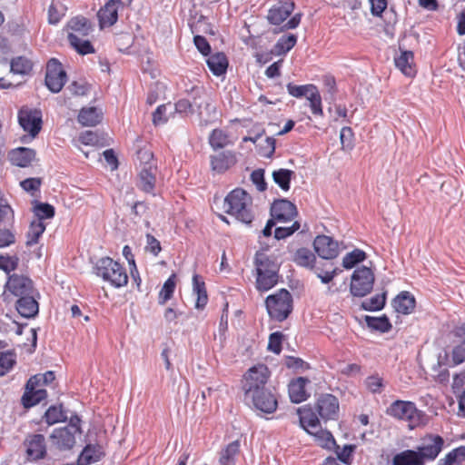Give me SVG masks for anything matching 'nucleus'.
<instances>
[{
	"label": "nucleus",
	"mask_w": 465,
	"mask_h": 465,
	"mask_svg": "<svg viewBox=\"0 0 465 465\" xmlns=\"http://www.w3.org/2000/svg\"><path fill=\"white\" fill-rule=\"evenodd\" d=\"M45 420L48 425H53L57 422L65 421L67 416L64 412L62 406H51L45 413Z\"/></svg>",
	"instance_id": "49"
},
{
	"label": "nucleus",
	"mask_w": 465,
	"mask_h": 465,
	"mask_svg": "<svg viewBox=\"0 0 465 465\" xmlns=\"http://www.w3.org/2000/svg\"><path fill=\"white\" fill-rule=\"evenodd\" d=\"M309 434L314 437L315 441L322 448L331 449L335 445V440L332 434L325 430H322L321 426L316 430H310Z\"/></svg>",
	"instance_id": "41"
},
{
	"label": "nucleus",
	"mask_w": 465,
	"mask_h": 465,
	"mask_svg": "<svg viewBox=\"0 0 465 465\" xmlns=\"http://www.w3.org/2000/svg\"><path fill=\"white\" fill-rule=\"evenodd\" d=\"M293 9V2H280L269 10L267 18L271 24L278 25L291 15Z\"/></svg>",
	"instance_id": "20"
},
{
	"label": "nucleus",
	"mask_w": 465,
	"mask_h": 465,
	"mask_svg": "<svg viewBox=\"0 0 465 465\" xmlns=\"http://www.w3.org/2000/svg\"><path fill=\"white\" fill-rule=\"evenodd\" d=\"M315 255L308 248L298 249L293 255V262L302 267L315 269Z\"/></svg>",
	"instance_id": "36"
},
{
	"label": "nucleus",
	"mask_w": 465,
	"mask_h": 465,
	"mask_svg": "<svg viewBox=\"0 0 465 465\" xmlns=\"http://www.w3.org/2000/svg\"><path fill=\"white\" fill-rule=\"evenodd\" d=\"M78 433L71 431L70 429H55L51 434L53 443L60 450H70L75 444V436Z\"/></svg>",
	"instance_id": "21"
},
{
	"label": "nucleus",
	"mask_w": 465,
	"mask_h": 465,
	"mask_svg": "<svg viewBox=\"0 0 465 465\" xmlns=\"http://www.w3.org/2000/svg\"><path fill=\"white\" fill-rule=\"evenodd\" d=\"M67 80L65 71L62 67V64L52 58L46 65L45 85L53 93H59L64 87Z\"/></svg>",
	"instance_id": "10"
},
{
	"label": "nucleus",
	"mask_w": 465,
	"mask_h": 465,
	"mask_svg": "<svg viewBox=\"0 0 465 465\" xmlns=\"http://www.w3.org/2000/svg\"><path fill=\"white\" fill-rule=\"evenodd\" d=\"M365 322L369 328L381 332H387L391 329V324L385 315L381 317L367 315L365 316Z\"/></svg>",
	"instance_id": "47"
},
{
	"label": "nucleus",
	"mask_w": 465,
	"mask_h": 465,
	"mask_svg": "<svg viewBox=\"0 0 465 465\" xmlns=\"http://www.w3.org/2000/svg\"><path fill=\"white\" fill-rule=\"evenodd\" d=\"M240 450V444L238 440L232 441L221 451L219 459L220 465H235L236 456Z\"/></svg>",
	"instance_id": "38"
},
{
	"label": "nucleus",
	"mask_w": 465,
	"mask_h": 465,
	"mask_svg": "<svg viewBox=\"0 0 465 465\" xmlns=\"http://www.w3.org/2000/svg\"><path fill=\"white\" fill-rule=\"evenodd\" d=\"M386 302V292L376 294L375 296L364 300L361 304V308L364 311L368 312H375V311H381L383 309Z\"/></svg>",
	"instance_id": "46"
},
{
	"label": "nucleus",
	"mask_w": 465,
	"mask_h": 465,
	"mask_svg": "<svg viewBox=\"0 0 465 465\" xmlns=\"http://www.w3.org/2000/svg\"><path fill=\"white\" fill-rule=\"evenodd\" d=\"M26 446L27 460L35 461L44 459L46 454L45 437L42 434H33L25 440Z\"/></svg>",
	"instance_id": "18"
},
{
	"label": "nucleus",
	"mask_w": 465,
	"mask_h": 465,
	"mask_svg": "<svg viewBox=\"0 0 465 465\" xmlns=\"http://www.w3.org/2000/svg\"><path fill=\"white\" fill-rule=\"evenodd\" d=\"M386 413L397 420L407 421L411 429L424 423L425 414L412 401L397 400L387 408Z\"/></svg>",
	"instance_id": "4"
},
{
	"label": "nucleus",
	"mask_w": 465,
	"mask_h": 465,
	"mask_svg": "<svg viewBox=\"0 0 465 465\" xmlns=\"http://www.w3.org/2000/svg\"><path fill=\"white\" fill-rule=\"evenodd\" d=\"M122 0H109L97 13L101 29L114 25L118 20V11L124 8Z\"/></svg>",
	"instance_id": "14"
},
{
	"label": "nucleus",
	"mask_w": 465,
	"mask_h": 465,
	"mask_svg": "<svg viewBox=\"0 0 465 465\" xmlns=\"http://www.w3.org/2000/svg\"><path fill=\"white\" fill-rule=\"evenodd\" d=\"M67 90L72 95L84 96L88 94L91 85L84 80L74 81L68 85Z\"/></svg>",
	"instance_id": "55"
},
{
	"label": "nucleus",
	"mask_w": 465,
	"mask_h": 465,
	"mask_svg": "<svg viewBox=\"0 0 465 465\" xmlns=\"http://www.w3.org/2000/svg\"><path fill=\"white\" fill-rule=\"evenodd\" d=\"M282 333L280 331L273 332L269 337L268 350L279 354L282 351Z\"/></svg>",
	"instance_id": "61"
},
{
	"label": "nucleus",
	"mask_w": 465,
	"mask_h": 465,
	"mask_svg": "<svg viewBox=\"0 0 465 465\" xmlns=\"http://www.w3.org/2000/svg\"><path fill=\"white\" fill-rule=\"evenodd\" d=\"M175 289V275H171L163 283L160 292H159V303L163 305L169 301Z\"/></svg>",
	"instance_id": "50"
},
{
	"label": "nucleus",
	"mask_w": 465,
	"mask_h": 465,
	"mask_svg": "<svg viewBox=\"0 0 465 465\" xmlns=\"http://www.w3.org/2000/svg\"><path fill=\"white\" fill-rule=\"evenodd\" d=\"M297 411L300 418V424L308 433L310 430H313L320 427L319 418L311 407L299 408Z\"/></svg>",
	"instance_id": "27"
},
{
	"label": "nucleus",
	"mask_w": 465,
	"mask_h": 465,
	"mask_svg": "<svg viewBox=\"0 0 465 465\" xmlns=\"http://www.w3.org/2000/svg\"><path fill=\"white\" fill-rule=\"evenodd\" d=\"M47 396V392L44 389L29 390L25 388V391L22 397L23 404L25 408H29L38 404L41 401L45 400Z\"/></svg>",
	"instance_id": "37"
},
{
	"label": "nucleus",
	"mask_w": 465,
	"mask_h": 465,
	"mask_svg": "<svg viewBox=\"0 0 465 465\" xmlns=\"http://www.w3.org/2000/svg\"><path fill=\"white\" fill-rule=\"evenodd\" d=\"M16 310L18 313L25 318H33L38 313V302L35 300L33 294H27L16 302Z\"/></svg>",
	"instance_id": "26"
},
{
	"label": "nucleus",
	"mask_w": 465,
	"mask_h": 465,
	"mask_svg": "<svg viewBox=\"0 0 465 465\" xmlns=\"http://www.w3.org/2000/svg\"><path fill=\"white\" fill-rule=\"evenodd\" d=\"M34 213L38 218L36 221H42L54 217V208L49 203H38L34 207Z\"/></svg>",
	"instance_id": "56"
},
{
	"label": "nucleus",
	"mask_w": 465,
	"mask_h": 465,
	"mask_svg": "<svg viewBox=\"0 0 465 465\" xmlns=\"http://www.w3.org/2000/svg\"><path fill=\"white\" fill-rule=\"evenodd\" d=\"M251 399L254 407L265 413H272L277 408V400L268 390L261 391L246 396Z\"/></svg>",
	"instance_id": "19"
},
{
	"label": "nucleus",
	"mask_w": 465,
	"mask_h": 465,
	"mask_svg": "<svg viewBox=\"0 0 465 465\" xmlns=\"http://www.w3.org/2000/svg\"><path fill=\"white\" fill-rule=\"evenodd\" d=\"M45 230V225L43 221H34L31 223L29 230L26 234V245L32 246L38 242L39 238L42 236Z\"/></svg>",
	"instance_id": "43"
},
{
	"label": "nucleus",
	"mask_w": 465,
	"mask_h": 465,
	"mask_svg": "<svg viewBox=\"0 0 465 465\" xmlns=\"http://www.w3.org/2000/svg\"><path fill=\"white\" fill-rule=\"evenodd\" d=\"M139 154L146 163L139 173L137 186L145 193H153L156 182V166L149 162L153 159V153L149 151H141Z\"/></svg>",
	"instance_id": "9"
},
{
	"label": "nucleus",
	"mask_w": 465,
	"mask_h": 465,
	"mask_svg": "<svg viewBox=\"0 0 465 465\" xmlns=\"http://www.w3.org/2000/svg\"><path fill=\"white\" fill-rule=\"evenodd\" d=\"M309 106L314 115H322V97L317 87L307 97Z\"/></svg>",
	"instance_id": "54"
},
{
	"label": "nucleus",
	"mask_w": 465,
	"mask_h": 465,
	"mask_svg": "<svg viewBox=\"0 0 465 465\" xmlns=\"http://www.w3.org/2000/svg\"><path fill=\"white\" fill-rule=\"evenodd\" d=\"M366 258V253L360 250L355 249L351 252H348L342 259V266L345 269H351L357 263L362 262Z\"/></svg>",
	"instance_id": "51"
},
{
	"label": "nucleus",
	"mask_w": 465,
	"mask_h": 465,
	"mask_svg": "<svg viewBox=\"0 0 465 465\" xmlns=\"http://www.w3.org/2000/svg\"><path fill=\"white\" fill-rule=\"evenodd\" d=\"M145 250L154 256L158 255L162 250L160 242L152 234H146V246Z\"/></svg>",
	"instance_id": "64"
},
{
	"label": "nucleus",
	"mask_w": 465,
	"mask_h": 465,
	"mask_svg": "<svg viewBox=\"0 0 465 465\" xmlns=\"http://www.w3.org/2000/svg\"><path fill=\"white\" fill-rule=\"evenodd\" d=\"M297 42L295 35H282L279 38L273 47V53L277 55H282L288 53Z\"/></svg>",
	"instance_id": "42"
},
{
	"label": "nucleus",
	"mask_w": 465,
	"mask_h": 465,
	"mask_svg": "<svg viewBox=\"0 0 465 465\" xmlns=\"http://www.w3.org/2000/svg\"><path fill=\"white\" fill-rule=\"evenodd\" d=\"M296 206L286 199H280L273 202L271 207V216L278 223H288L297 215Z\"/></svg>",
	"instance_id": "16"
},
{
	"label": "nucleus",
	"mask_w": 465,
	"mask_h": 465,
	"mask_svg": "<svg viewBox=\"0 0 465 465\" xmlns=\"http://www.w3.org/2000/svg\"><path fill=\"white\" fill-rule=\"evenodd\" d=\"M15 242V233L12 228H0V248L8 247Z\"/></svg>",
	"instance_id": "60"
},
{
	"label": "nucleus",
	"mask_w": 465,
	"mask_h": 465,
	"mask_svg": "<svg viewBox=\"0 0 465 465\" xmlns=\"http://www.w3.org/2000/svg\"><path fill=\"white\" fill-rule=\"evenodd\" d=\"M193 292L196 295L195 308L203 309L208 302L205 283L198 274L193 277Z\"/></svg>",
	"instance_id": "34"
},
{
	"label": "nucleus",
	"mask_w": 465,
	"mask_h": 465,
	"mask_svg": "<svg viewBox=\"0 0 465 465\" xmlns=\"http://www.w3.org/2000/svg\"><path fill=\"white\" fill-rule=\"evenodd\" d=\"M292 296L286 289H281L265 300L269 316L278 322L286 320L292 312Z\"/></svg>",
	"instance_id": "5"
},
{
	"label": "nucleus",
	"mask_w": 465,
	"mask_h": 465,
	"mask_svg": "<svg viewBox=\"0 0 465 465\" xmlns=\"http://www.w3.org/2000/svg\"><path fill=\"white\" fill-rule=\"evenodd\" d=\"M310 382L309 379L299 377L289 384V396L293 403H301L307 400L309 393L306 391L305 386Z\"/></svg>",
	"instance_id": "25"
},
{
	"label": "nucleus",
	"mask_w": 465,
	"mask_h": 465,
	"mask_svg": "<svg viewBox=\"0 0 465 465\" xmlns=\"http://www.w3.org/2000/svg\"><path fill=\"white\" fill-rule=\"evenodd\" d=\"M294 172L289 169L281 168L272 173V179L274 183L283 191L290 190V183Z\"/></svg>",
	"instance_id": "40"
},
{
	"label": "nucleus",
	"mask_w": 465,
	"mask_h": 465,
	"mask_svg": "<svg viewBox=\"0 0 465 465\" xmlns=\"http://www.w3.org/2000/svg\"><path fill=\"white\" fill-rule=\"evenodd\" d=\"M315 87L314 84L295 85L289 83L287 84V91L293 97L300 98L305 96L307 98L309 94L314 91Z\"/></svg>",
	"instance_id": "53"
},
{
	"label": "nucleus",
	"mask_w": 465,
	"mask_h": 465,
	"mask_svg": "<svg viewBox=\"0 0 465 465\" xmlns=\"http://www.w3.org/2000/svg\"><path fill=\"white\" fill-rule=\"evenodd\" d=\"M18 262L19 259L16 256L0 255V269L9 276L10 272L17 268Z\"/></svg>",
	"instance_id": "58"
},
{
	"label": "nucleus",
	"mask_w": 465,
	"mask_h": 465,
	"mask_svg": "<svg viewBox=\"0 0 465 465\" xmlns=\"http://www.w3.org/2000/svg\"><path fill=\"white\" fill-rule=\"evenodd\" d=\"M97 276L110 282L113 286L120 288L128 282V275L125 269L110 257H104L97 261L94 267Z\"/></svg>",
	"instance_id": "6"
},
{
	"label": "nucleus",
	"mask_w": 465,
	"mask_h": 465,
	"mask_svg": "<svg viewBox=\"0 0 465 465\" xmlns=\"http://www.w3.org/2000/svg\"><path fill=\"white\" fill-rule=\"evenodd\" d=\"M103 119V113L97 107H84L78 114L77 120L84 126H94Z\"/></svg>",
	"instance_id": "28"
},
{
	"label": "nucleus",
	"mask_w": 465,
	"mask_h": 465,
	"mask_svg": "<svg viewBox=\"0 0 465 465\" xmlns=\"http://www.w3.org/2000/svg\"><path fill=\"white\" fill-rule=\"evenodd\" d=\"M375 276L371 269L366 266L357 268L352 275L350 285V292L355 297H364L372 289Z\"/></svg>",
	"instance_id": "7"
},
{
	"label": "nucleus",
	"mask_w": 465,
	"mask_h": 465,
	"mask_svg": "<svg viewBox=\"0 0 465 465\" xmlns=\"http://www.w3.org/2000/svg\"><path fill=\"white\" fill-rule=\"evenodd\" d=\"M392 303L398 312L410 314L415 307V299L410 292H402L394 298Z\"/></svg>",
	"instance_id": "31"
},
{
	"label": "nucleus",
	"mask_w": 465,
	"mask_h": 465,
	"mask_svg": "<svg viewBox=\"0 0 465 465\" xmlns=\"http://www.w3.org/2000/svg\"><path fill=\"white\" fill-rule=\"evenodd\" d=\"M315 407L319 416L324 420H334L339 417V400L332 394H321L317 399Z\"/></svg>",
	"instance_id": "12"
},
{
	"label": "nucleus",
	"mask_w": 465,
	"mask_h": 465,
	"mask_svg": "<svg viewBox=\"0 0 465 465\" xmlns=\"http://www.w3.org/2000/svg\"><path fill=\"white\" fill-rule=\"evenodd\" d=\"M207 65L210 71L216 76H221L226 73L228 60L223 53H216L207 59Z\"/></svg>",
	"instance_id": "33"
},
{
	"label": "nucleus",
	"mask_w": 465,
	"mask_h": 465,
	"mask_svg": "<svg viewBox=\"0 0 465 465\" xmlns=\"http://www.w3.org/2000/svg\"><path fill=\"white\" fill-rule=\"evenodd\" d=\"M5 223L11 226L14 223V212L12 208L2 201H0V223Z\"/></svg>",
	"instance_id": "62"
},
{
	"label": "nucleus",
	"mask_w": 465,
	"mask_h": 465,
	"mask_svg": "<svg viewBox=\"0 0 465 465\" xmlns=\"http://www.w3.org/2000/svg\"><path fill=\"white\" fill-rule=\"evenodd\" d=\"M209 143L213 150L222 149L230 143L229 136L224 131L214 129L209 136Z\"/></svg>",
	"instance_id": "48"
},
{
	"label": "nucleus",
	"mask_w": 465,
	"mask_h": 465,
	"mask_svg": "<svg viewBox=\"0 0 465 465\" xmlns=\"http://www.w3.org/2000/svg\"><path fill=\"white\" fill-rule=\"evenodd\" d=\"M104 448L99 444H87L77 459V465H89L104 457Z\"/></svg>",
	"instance_id": "24"
},
{
	"label": "nucleus",
	"mask_w": 465,
	"mask_h": 465,
	"mask_svg": "<svg viewBox=\"0 0 465 465\" xmlns=\"http://www.w3.org/2000/svg\"><path fill=\"white\" fill-rule=\"evenodd\" d=\"M15 363V354L11 351L0 353V377L5 375Z\"/></svg>",
	"instance_id": "52"
},
{
	"label": "nucleus",
	"mask_w": 465,
	"mask_h": 465,
	"mask_svg": "<svg viewBox=\"0 0 465 465\" xmlns=\"http://www.w3.org/2000/svg\"><path fill=\"white\" fill-rule=\"evenodd\" d=\"M252 182L256 185L260 192L266 190V183L264 180V170L257 169L254 170L251 174Z\"/></svg>",
	"instance_id": "63"
},
{
	"label": "nucleus",
	"mask_w": 465,
	"mask_h": 465,
	"mask_svg": "<svg viewBox=\"0 0 465 465\" xmlns=\"http://www.w3.org/2000/svg\"><path fill=\"white\" fill-rule=\"evenodd\" d=\"M253 262L256 270L257 290L267 292L273 288L279 280L280 266L277 259L267 255L263 251H258Z\"/></svg>",
	"instance_id": "1"
},
{
	"label": "nucleus",
	"mask_w": 465,
	"mask_h": 465,
	"mask_svg": "<svg viewBox=\"0 0 465 465\" xmlns=\"http://www.w3.org/2000/svg\"><path fill=\"white\" fill-rule=\"evenodd\" d=\"M5 288L17 297L34 293V283L32 280L23 274L13 273L9 275Z\"/></svg>",
	"instance_id": "15"
},
{
	"label": "nucleus",
	"mask_w": 465,
	"mask_h": 465,
	"mask_svg": "<svg viewBox=\"0 0 465 465\" xmlns=\"http://www.w3.org/2000/svg\"><path fill=\"white\" fill-rule=\"evenodd\" d=\"M300 223L295 221L291 226H279L274 231V237L277 240L285 239L300 229Z\"/></svg>",
	"instance_id": "59"
},
{
	"label": "nucleus",
	"mask_w": 465,
	"mask_h": 465,
	"mask_svg": "<svg viewBox=\"0 0 465 465\" xmlns=\"http://www.w3.org/2000/svg\"><path fill=\"white\" fill-rule=\"evenodd\" d=\"M465 460V446H460L445 455L439 465H460Z\"/></svg>",
	"instance_id": "45"
},
{
	"label": "nucleus",
	"mask_w": 465,
	"mask_h": 465,
	"mask_svg": "<svg viewBox=\"0 0 465 465\" xmlns=\"http://www.w3.org/2000/svg\"><path fill=\"white\" fill-rule=\"evenodd\" d=\"M11 72L15 74L26 75L33 69V63L25 56H17L11 60Z\"/></svg>",
	"instance_id": "39"
},
{
	"label": "nucleus",
	"mask_w": 465,
	"mask_h": 465,
	"mask_svg": "<svg viewBox=\"0 0 465 465\" xmlns=\"http://www.w3.org/2000/svg\"><path fill=\"white\" fill-rule=\"evenodd\" d=\"M270 376L269 369L264 364H258L249 369L244 375L243 390L245 396L267 390L265 384Z\"/></svg>",
	"instance_id": "8"
},
{
	"label": "nucleus",
	"mask_w": 465,
	"mask_h": 465,
	"mask_svg": "<svg viewBox=\"0 0 465 465\" xmlns=\"http://www.w3.org/2000/svg\"><path fill=\"white\" fill-rule=\"evenodd\" d=\"M444 446V440L440 435L427 434L421 438L420 444L416 448L417 452L426 463L436 460Z\"/></svg>",
	"instance_id": "11"
},
{
	"label": "nucleus",
	"mask_w": 465,
	"mask_h": 465,
	"mask_svg": "<svg viewBox=\"0 0 465 465\" xmlns=\"http://www.w3.org/2000/svg\"><path fill=\"white\" fill-rule=\"evenodd\" d=\"M54 372L52 371H48L45 373L35 374L28 380L26 383V389L33 390L35 389V387L42 385H49L54 381Z\"/></svg>",
	"instance_id": "44"
},
{
	"label": "nucleus",
	"mask_w": 465,
	"mask_h": 465,
	"mask_svg": "<svg viewBox=\"0 0 465 465\" xmlns=\"http://www.w3.org/2000/svg\"><path fill=\"white\" fill-rule=\"evenodd\" d=\"M35 158V152L31 148L18 147L8 153V159L13 165L27 167Z\"/></svg>",
	"instance_id": "22"
},
{
	"label": "nucleus",
	"mask_w": 465,
	"mask_h": 465,
	"mask_svg": "<svg viewBox=\"0 0 465 465\" xmlns=\"http://www.w3.org/2000/svg\"><path fill=\"white\" fill-rule=\"evenodd\" d=\"M365 386L371 393H381L384 388L383 379L379 375H371L366 378Z\"/></svg>",
	"instance_id": "57"
},
{
	"label": "nucleus",
	"mask_w": 465,
	"mask_h": 465,
	"mask_svg": "<svg viewBox=\"0 0 465 465\" xmlns=\"http://www.w3.org/2000/svg\"><path fill=\"white\" fill-rule=\"evenodd\" d=\"M191 93L193 95V105H195L198 108L200 114H203V110L206 112L208 115L215 114V107L213 105V103L210 98H206L201 103L197 102V99L202 98L205 94L203 86H193L191 89Z\"/></svg>",
	"instance_id": "29"
},
{
	"label": "nucleus",
	"mask_w": 465,
	"mask_h": 465,
	"mask_svg": "<svg viewBox=\"0 0 465 465\" xmlns=\"http://www.w3.org/2000/svg\"><path fill=\"white\" fill-rule=\"evenodd\" d=\"M413 53L411 51L402 52L395 58V65L406 76L412 77L415 75L416 70L413 66Z\"/></svg>",
	"instance_id": "32"
},
{
	"label": "nucleus",
	"mask_w": 465,
	"mask_h": 465,
	"mask_svg": "<svg viewBox=\"0 0 465 465\" xmlns=\"http://www.w3.org/2000/svg\"><path fill=\"white\" fill-rule=\"evenodd\" d=\"M455 335L462 339L454 346L451 353L452 361L458 365L465 361V324L456 329Z\"/></svg>",
	"instance_id": "35"
},
{
	"label": "nucleus",
	"mask_w": 465,
	"mask_h": 465,
	"mask_svg": "<svg viewBox=\"0 0 465 465\" xmlns=\"http://www.w3.org/2000/svg\"><path fill=\"white\" fill-rule=\"evenodd\" d=\"M313 247L316 253L322 259L331 260L338 256V242L327 235H319L314 239Z\"/></svg>",
	"instance_id": "17"
},
{
	"label": "nucleus",
	"mask_w": 465,
	"mask_h": 465,
	"mask_svg": "<svg viewBox=\"0 0 465 465\" xmlns=\"http://www.w3.org/2000/svg\"><path fill=\"white\" fill-rule=\"evenodd\" d=\"M18 122L25 132L35 137L42 128V114L38 110L22 108L18 113Z\"/></svg>",
	"instance_id": "13"
},
{
	"label": "nucleus",
	"mask_w": 465,
	"mask_h": 465,
	"mask_svg": "<svg viewBox=\"0 0 465 465\" xmlns=\"http://www.w3.org/2000/svg\"><path fill=\"white\" fill-rule=\"evenodd\" d=\"M236 163L235 155L232 152L226 151L211 156L212 170L217 173H222L234 165Z\"/></svg>",
	"instance_id": "23"
},
{
	"label": "nucleus",
	"mask_w": 465,
	"mask_h": 465,
	"mask_svg": "<svg viewBox=\"0 0 465 465\" xmlns=\"http://www.w3.org/2000/svg\"><path fill=\"white\" fill-rule=\"evenodd\" d=\"M252 206L251 195L241 188L232 190L223 202L225 212L246 224L251 223L253 220Z\"/></svg>",
	"instance_id": "2"
},
{
	"label": "nucleus",
	"mask_w": 465,
	"mask_h": 465,
	"mask_svg": "<svg viewBox=\"0 0 465 465\" xmlns=\"http://www.w3.org/2000/svg\"><path fill=\"white\" fill-rule=\"evenodd\" d=\"M70 45L81 54H94V48L85 37L92 31L91 22L84 16H75L68 22Z\"/></svg>",
	"instance_id": "3"
},
{
	"label": "nucleus",
	"mask_w": 465,
	"mask_h": 465,
	"mask_svg": "<svg viewBox=\"0 0 465 465\" xmlns=\"http://www.w3.org/2000/svg\"><path fill=\"white\" fill-rule=\"evenodd\" d=\"M392 465H425V462L416 450H406L393 457Z\"/></svg>",
	"instance_id": "30"
}]
</instances>
